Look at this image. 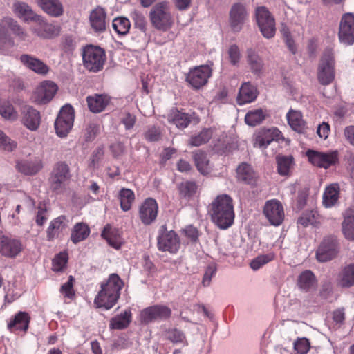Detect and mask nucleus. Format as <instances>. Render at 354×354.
I'll list each match as a JSON object with an SVG mask.
<instances>
[{
    "mask_svg": "<svg viewBox=\"0 0 354 354\" xmlns=\"http://www.w3.org/2000/svg\"><path fill=\"white\" fill-rule=\"evenodd\" d=\"M209 213L212 221L220 229L226 230L232 225L235 217L232 198L227 194H221L211 203Z\"/></svg>",
    "mask_w": 354,
    "mask_h": 354,
    "instance_id": "nucleus-1",
    "label": "nucleus"
},
{
    "mask_svg": "<svg viewBox=\"0 0 354 354\" xmlns=\"http://www.w3.org/2000/svg\"><path fill=\"white\" fill-rule=\"evenodd\" d=\"M123 286L122 280L117 274H111L106 282L102 283L94 304L97 308L111 309L117 303Z\"/></svg>",
    "mask_w": 354,
    "mask_h": 354,
    "instance_id": "nucleus-2",
    "label": "nucleus"
},
{
    "mask_svg": "<svg viewBox=\"0 0 354 354\" xmlns=\"http://www.w3.org/2000/svg\"><path fill=\"white\" fill-rule=\"evenodd\" d=\"M335 53L333 48L328 47L323 51L317 68V78L323 86L330 84L335 78Z\"/></svg>",
    "mask_w": 354,
    "mask_h": 354,
    "instance_id": "nucleus-3",
    "label": "nucleus"
},
{
    "mask_svg": "<svg viewBox=\"0 0 354 354\" xmlns=\"http://www.w3.org/2000/svg\"><path fill=\"white\" fill-rule=\"evenodd\" d=\"M84 67L92 73L101 71L105 64L106 56L104 50L99 46L87 45L82 50Z\"/></svg>",
    "mask_w": 354,
    "mask_h": 354,
    "instance_id": "nucleus-4",
    "label": "nucleus"
},
{
    "mask_svg": "<svg viewBox=\"0 0 354 354\" xmlns=\"http://www.w3.org/2000/svg\"><path fill=\"white\" fill-rule=\"evenodd\" d=\"M71 175L68 165L64 161L55 164L49 178L50 189L55 194H62L70 181Z\"/></svg>",
    "mask_w": 354,
    "mask_h": 354,
    "instance_id": "nucleus-5",
    "label": "nucleus"
},
{
    "mask_svg": "<svg viewBox=\"0 0 354 354\" xmlns=\"http://www.w3.org/2000/svg\"><path fill=\"white\" fill-rule=\"evenodd\" d=\"M340 250L341 245L337 236H326L323 238L316 250V259L320 263L330 261L338 257Z\"/></svg>",
    "mask_w": 354,
    "mask_h": 354,
    "instance_id": "nucleus-6",
    "label": "nucleus"
},
{
    "mask_svg": "<svg viewBox=\"0 0 354 354\" xmlns=\"http://www.w3.org/2000/svg\"><path fill=\"white\" fill-rule=\"evenodd\" d=\"M8 30L20 40L24 41L28 34L17 21L14 19L6 17L0 22V44L14 46V40L8 33Z\"/></svg>",
    "mask_w": 354,
    "mask_h": 354,
    "instance_id": "nucleus-7",
    "label": "nucleus"
},
{
    "mask_svg": "<svg viewBox=\"0 0 354 354\" xmlns=\"http://www.w3.org/2000/svg\"><path fill=\"white\" fill-rule=\"evenodd\" d=\"M75 119V111L72 106H64L59 112L55 121V129L57 135L60 138L67 136L71 130Z\"/></svg>",
    "mask_w": 354,
    "mask_h": 354,
    "instance_id": "nucleus-8",
    "label": "nucleus"
},
{
    "mask_svg": "<svg viewBox=\"0 0 354 354\" xmlns=\"http://www.w3.org/2000/svg\"><path fill=\"white\" fill-rule=\"evenodd\" d=\"M306 156L312 165L325 169L339 163V153L337 150L321 152L309 149L306 151Z\"/></svg>",
    "mask_w": 354,
    "mask_h": 354,
    "instance_id": "nucleus-9",
    "label": "nucleus"
},
{
    "mask_svg": "<svg viewBox=\"0 0 354 354\" xmlns=\"http://www.w3.org/2000/svg\"><path fill=\"white\" fill-rule=\"evenodd\" d=\"M149 17L152 25L158 30L166 31L172 25L171 16L166 3H159L154 6L150 11Z\"/></svg>",
    "mask_w": 354,
    "mask_h": 354,
    "instance_id": "nucleus-10",
    "label": "nucleus"
},
{
    "mask_svg": "<svg viewBox=\"0 0 354 354\" xmlns=\"http://www.w3.org/2000/svg\"><path fill=\"white\" fill-rule=\"evenodd\" d=\"M162 231L157 239V247L160 251L176 254L180 249V241L178 235L174 230L167 231L166 226L161 227Z\"/></svg>",
    "mask_w": 354,
    "mask_h": 354,
    "instance_id": "nucleus-11",
    "label": "nucleus"
},
{
    "mask_svg": "<svg viewBox=\"0 0 354 354\" xmlns=\"http://www.w3.org/2000/svg\"><path fill=\"white\" fill-rule=\"evenodd\" d=\"M212 70L207 65L191 68L186 75L185 80L195 90H198L207 84L212 76Z\"/></svg>",
    "mask_w": 354,
    "mask_h": 354,
    "instance_id": "nucleus-12",
    "label": "nucleus"
},
{
    "mask_svg": "<svg viewBox=\"0 0 354 354\" xmlns=\"http://www.w3.org/2000/svg\"><path fill=\"white\" fill-rule=\"evenodd\" d=\"M256 19L258 26L266 38L274 37L276 32L274 17L266 7H259L256 10Z\"/></svg>",
    "mask_w": 354,
    "mask_h": 354,
    "instance_id": "nucleus-13",
    "label": "nucleus"
},
{
    "mask_svg": "<svg viewBox=\"0 0 354 354\" xmlns=\"http://www.w3.org/2000/svg\"><path fill=\"white\" fill-rule=\"evenodd\" d=\"M171 316V310L165 305H153L143 309L140 313L142 323L148 324L151 322L166 320Z\"/></svg>",
    "mask_w": 354,
    "mask_h": 354,
    "instance_id": "nucleus-14",
    "label": "nucleus"
},
{
    "mask_svg": "<svg viewBox=\"0 0 354 354\" xmlns=\"http://www.w3.org/2000/svg\"><path fill=\"white\" fill-rule=\"evenodd\" d=\"M338 39L340 43L347 46L354 44V15L344 13L339 21Z\"/></svg>",
    "mask_w": 354,
    "mask_h": 354,
    "instance_id": "nucleus-15",
    "label": "nucleus"
},
{
    "mask_svg": "<svg viewBox=\"0 0 354 354\" xmlns=\"http://www.w3.org/2000/svg\"><path fill=\"white\" fill-rule=\"evenodd\" d=\"M263 213L269 223L274 226L280 225L285 217L284 208L277 199L268 200L265 203Z\"/></svg>",
    "mask_w": 354,
    "mask_h": 354,
    "instance_id": "nucleus-16",
    "label": "nucleus"
},
{
    "mask_svg": "<svg viewBox=\"0 0 354 354\" xmlns=\"http://www.w3.org/2000/svg\"><path fill=\"white\" fill-rule=\"evenodd\" d=\"M33 21L36 24L32 27V32L40 38L53 39L60 34V27L59 26L47 22L40 15H38Z\"/></svg>",
    "mask_w": 354,
    "mask_h": 354,
    "instance_id": "nucleus-17",
    "label": "nucleus"
},
{
    "mask_svg": "<svg viewBox=\"0 0 354 354\" xmlns=\"http://www.w3.org/2000/svg\"><path fill=\"white\" fill-rule=\"evenodd\" d=\"M57 86L51 81H44L34 91L32 100L37 104H46L48 103L55 95Z\"/></svg>",
    "mask_w": 354,
    "mask_h": 354,
    "instance_id": "nucleus-18",
    "label": "nucleus"
},
{
    "mask_svg": "<svg viewBox=\"0 0 354 354\" xmlns=\"http://www.w3.org/2000/svg\"><path fill=\"white\" fill-rule=\"evenodd\" d=\"M23 250L19 240L6 236L0 232V254L8 258L16 257Z\"/></svg>",
    "mask_w": 354,
    "mask_h": 354,
    "instance_id": "nucleus-19",
    "label": "nucleus"
},
{
    "mask_svg": "<svg viewBox=\"0 0 354 354\" xmlns=\"http://www.w3.org/2000/svg\"><path fill=\"white\" fill-rule=\"evenodd\" d=\"M248 12L244 5L236 3L232 5L230 11L229 22L234 32H239L248 18Z\"/></svg>",
    "mask_w": 354,
    "mask_h": 354,
    "instance_id": "nucleus-20",
    "label": "nucleus"
},
{
    "mask_svg": "<svg viewBox=\"0 0 354 354\" xmlns=\"http://www.w3.org/2000/svg\"><path fill=\"white\" fill-rule=\"evenodd\" d=\"M158 205L155 199L147 198L139 208V217L141 222L145 225H151L158 215Z\"/></svg>",
    "mask_w": 354,
    "mask_h": 354,
    "instance_id": "nucleus-21",
    "label": "nucleus"
},
{
    "mask_svg": "<svg viewBox=\"0 0 354 354\" xmlns=\"http://www.w3.org/2000/svg\"><path fill=\"white\" fill-rule=\"evenodd\" d=\"M41 114L30 106H26L21 111V122L29 130L37 131L41 124Z\"/></svg>",
    "mask_w": 354,
    "mask_h": 354,
    "instance_id": "nucleus-22",
    "label": "nucleus"
},
{
    "mask_svg": "<svg viewBox=\"0 0 354 354\" xmlns=\"http://www.w3.org/2000/svg\"><path fill=\"white\" fill-rule=\"evenodd\" d=\"M30 322L29 315L26 312L19 311L8 322L7 328L11 333L25 334L28 330Z\"/></svg>",
    "mask_w": 354,
    "mask_h": 354,
    "instance_id": "nucleus-23",
    "label": "nucleus"
},
{
    "mask_svg": "<svg viewBox=\"0 0 354 354\" xmlns=\"http://www.w3.org/2000/svg\"><path fill=\"white\" fill-rule=\"evenodd\" d=\"M21 63L27 68L35 73L46 75L50 71V68L41 59L28 54H23L20 56Z\"/></svg>",
    "mask_w": 354,
    "mask_h": 354,
    "instance_id": "nucleus-24",
    "label": "nucleus"
},
{
    "mask_svg": "<svg viewBox=\"0 0 354 354\" xmlns=\"http://www.w3.org/2000/svg\"><path fill=\"white\" fill-rule=\"evenodd\" d=\"M89 23L95 32L101 33L106 28V12L104 8L97 6L89 15Z\"/></svg>",
    "mask_w": 354,
    "mask_h": 354,
    "instance_id": "nucleus-25",
    "label": "nucleus"
},
{
    "mask_svg": "<svg viewBox=\"0 0 354 354\" xmlns=\"http://www.w3.org/2000/svg\"><path fill=\"white\" fill-rule=\"evenodd\" d=\"M246 62L251 73L261 77L266 69L263 58L252 48H248L246 51Z\"/></svg>",
    "mask_w": 354,
    "mask_h": 354,
    "instance_id": "nucleus-26",
    "label": "nucleus"
},
{
    "mask_svg": "<svg viewBox=\"0 0 354 354\" xmlns=\"http://www.w3.org/2000/svg\"><path fill=\"white\" fill-rule=\"evenodd\" d=\"M340 198V186L338 183L327 185L322 194V205L325 208H332L339 204Z\"/></svg>",
    "mask_w": 354,
    "mask_h": 354,
    "instance_id": "nucleus-27",
    "label": "nucleus"
},
{
    "mask_svg": "<svg viewBox=\"0 0 354 354\" xmlns=\"http://www.w3.org/2000/svg\"><path fill=\"white\" fill-rule=\"evenodd\" d=\"M101 236L107 241L110 246L115 250L120 249L124 243L122 232L120 230L113 227L110 224L104 226Z\"/></svg>",
    "mask_w": 354,
    "mask_h": 354,
    "instance_id": "nucleus-28",
    "label": "nucleus"
},
{
    "mask_svg": "<svg viewBox=\"0 0 354 354\" xmlns=\"http://www.w3.org/2000/svg\"><path fill=\"white\" fill-rule=\"evenodd\" d=\"M66 217L61 215L52 220L46 230V239L52 241L58 239L68 226Z\"/></svg>",
    "mask_w": 354,
    "mask_h": 354,
    "instance_id": "nucleus-29",
    "label": "nucleus"
},
{
    "mask_svg": "<svg viewBox=\"0 0 354 354\" xmlns=\"http://www.w3.org/2000/svg\"><path fill=\"white\" fill-rule=\"evenodd\" d=\"M236 178L238 181L245 184L255 186L258 180V176L252 167L246 162L241 163L236 169Z\"/></svg>",
    "mask_w": 354,
    "mask_h": 354,
    "instance_id": "nucleus-30",
    "label": "nucleus"
},
{
    "mask_svg": "<svg viewBox=\"0 0 354 354\" xmlns=\"http://www.w3.org/2000/svg\"><path fill=\"white\" fill-rule=\"evenodd\" d=\"M337 285L342 288H350L354 286V262L343 266L337 277Z\"/></svg>",
    "mask_w": 354,
    "mask_h": 354,
    "instance_id": "nucleus-31",
    "label": "nucleus"
},
{
    "mask_svg": "<svg viewBox=\"0 0 354 354\" xmlns=\"http://www.w3.org/2000/svg\"><path fill=\"white\" fill-rule=\"evenodd\" d=\"M111 100V97L107 94H94L86 97L88 109L93 113L104 111L110 104Z\"/></svg>",
    "mask_w": 354,
    "mask_h": 354,
    "instance_id": "nucleus-32",
    "label": "nucleus"
},
{
    "mask_svg": "<svg viewBox=\"0 0 354 354\" xmlns=\"http://www.w3.org/2000/svg\"><path fill=\"white\" fill-rule=\"evenodd\" d=\"M286 119L293 131L298 133H306L308 127L301 111L290 109L286 114Z\"/></svg>",
    "mask_w": 354,
    "mask_h": 354,
    "instance_id": "nucleus-33",
    "label": "nucleus"
},
{
    "mask_svg": "<svg viewBox=\"0 0 354 354\" xmlns=\"http://www.w3.org/2000/svg\"><path fill=\"white\" fill-rule=\"evenodd\" d=\"M257 96L258 91L257 87L250 82H244L239 89L237 102L240 105L250 103L254 101Z\"/></svg>",
    "mask_w": 354,
    "mask_h": 354,
    "instance_id": "nucleus-34",
    "label": "nucleus"
},
{
    "mask_svg": "<svg viewBox=\"0 0 354 354\" xmlns=\"http://www.w3.org/2000/svg\"><path fill=\"white\" fill-rule=\"evenodd\" d=\"M342 232L346 240L354 241V209L348 208L343 213Z\"/></svg>",
    "mask_w": 354,
    "mask_h": 354,
    "instance_id": "nucleus-35",
    "label": "nucleus"
},
{
    "mask_svg": "<svg viewBox=\"0 0 354 354\" xmlns=\"http://www.w3.org/2000/svg\"><path fill=\"white\" fill-rule=\"evenodd\" d=\"M39 7L48 15L58 17L63 15L64 7L59 0H37Z\"/></svg>",
    "mask_w": 354,
    "mask_h": 354,
    "instance_id": "nucleus-36",
    "label": "nucleus"
},
{
    "mask_svg": "<svg viewBox=\"0 0 354 354\" xmlns=\"http://www.w3.org/2000/svg\"><path fill=\"white\" fill-rule=\"evenodd\" d=\"M297 286L301 290L305 292H308L315 288L317 286L315 275L309 270L303 271L298 277Z\"/></svg>",
    "mask_w": 354,
    "mask_h": 354,
    "instance_id": "nucleus-37",
    "label": "nucleus"
},
{
    "mask_svg": "<svg viewBox=\"0 0 354 354\" xmlns=\"http://www.w3.org/2000/svg\"><path fill=\"white\" fill-rule=\"evenodd\" d=\"M13 11L18 17L25 21H33L38 16L27 3L21 1H17L13 4Z\"/></svg>",
    "mask_w": 354,
    "mask_h": 354,
    "instance_id": "nucleus-38",
    "label": "nucleus"
},
{
    "mask_svg": "<svg viewBox=\"0 0 354 354\" xmlns=\"http://www.w3.org/2000/svg\"><path fill=\"white\" fill-rule=\"evenodd\" d=\"M277 169L279 175L282 176H289L290 171L295 165L292 156H277L276 157Z\"/></svg>",
    "mask_w": 354,
    "mask_h": 354,
    "instance_id": "nucleus-39",
    "label": "nucleus"
},
{
    "mask_svg": "<svg viewBox=\"0 0 354 354\" xmlns=\"http://www.w3.org/2000/svg\"><path fill=\"white\" fill-rule=\"evenodd\" d=\"M132 314L130 310H125L120 315L113 317L110 321V328L122 330L128 327L131 322Z\"/></svg>",
    "mask_w": 354,
    "mask_h": 354,
    "instance_id": "nucleus-40",
    "label": "nucleus"
},
{
    "mask_svg": "<svg viewBox=\"0 0 354 354\" xmlns=\"http://www.w3.org/2000/svg\"><path fill=\"white\" fill-rule=\"evenodd\" d=\"M195 166L198 171L202 174H208L209 171V161L207 153L201 150H196L192 152Z\"/></svg>",
    "mask_w": 354,
    "mask_h": 354,
    "instance_id": "nucleus-41",
    "label": "nucleus"
},
{
    "mask_svg": "<svg viewBox=\"0 0 354 354\" xmlns=\"http://www.w3.org/2000/svg\"><path fill=\"white\" fill-rule=\"evenodd\" d=\"M41 168L42 164L40 160H22L17 164V170L26 175H34L39 172Z\"/></svg>",
    "mask_w": 354,
    "mask_h": 354,
    "instance_id": "nucleus-42",
    "label": "nucleus"
},
{
    "mask_svg": "<svg viewBox=\"0 0 354 354\" xmlns=\"http://www.w3.org/2000/svg\"><path fill=\"white\" fill-rule=\"evenodd\" d=\"M90 234V228L84 223H77L71 232V239L75 244L85 240Z\"/></svg>",
    "mask_w": 354,
    "mask_h": 354,
    "instance_id": "nucleus-43",
    "label": "nucleus"
},
{
    "mask_svg": "<svg viewBox=\"0 0 354 354\" xmlns=\"http://www.w3.org/2000/svg\"><path fill=\"white\" fill-rule=\"evenodd\" d=\"M119 198L121 209L127 212L131 208L132 203L135 200V194L131 189L122 188L119 192Z\"/></svg>",
    "mask_w": 354,
    "mask_h": 354,
    "instance_id": "nucleus-44",
    "label": "nucleus"
},
{
    "mask_svg": "<svg viewBox=\"0 0 354 354\" xmlns=\"http://www.w3.org/2000/svg\"><path fill=\"white\" fill-rule=\"evenodd\" d=\"M0 115L6 120L15 121L18 118V113L8 100L0 101Z\"/></svg>",
    "mask_w": 354,
    "mask_h": 354,
    "instance_id": "nucleus-45",
    "label": "nucleus"
},
{
    "mask_svg": "<svg viewBox=\"0 0 354 354\" xmlns=\"http://www.w3.org/2000/svg\"><path fill=\"white\" fill-rule=\"evenodd\" d=\"M266 113L261 109L248 111L245 116V122L251 127L261 124L266 118Z\"/></svg>",
    "mask_w": 354,
    "mask_h": 354,
    "instance_id": "nucleus-46",
    "label": "nucleus"
},
{
    "mask_svg": "<svg viewBox=\"0 0 354 354\" xmlns=\"http://www.w3.org/2000/svg\"><path fill=\"white\" fill-rule=\"evenodd\" d=\"M320 222V216L317 211H306L298 218L297 224L303 227H307L309 225H315Z\"/></svg>",
    "mask_w": 354,
    "mask_h": 354,
    "instance_id": "nucleus-47",
    "label": "nucleus"
},
{
    "mask_svg": "<svg viewBox=\"0 0 354 354\" xmlns=\"http://www.w3.org/2000/svg\"><path fill=\"white\" fill-rule=\"evenodd\" d=\"M112 26L118 35H125L130 30L131 23L127 17H119L113 20Z\"/></svg>",
    "mask_w": 354,
    "mask_h": 354,
    "instance_id": "nucleus-48",
    "label": "nucleus"
},
{
    "mask_svg": "<svg viewBox=\"0 0 354 354\" xmlns=\"http://www.w3.org/2000/svg\"><path fill=\"white\" fill-rule=\"evenodd\" d=\"M168 120L179 128H185L189 124L188 115L178 110L174 111L168 117Z\"/></svg>",
    "mask_w": 354,
    "mask_h": 354,
    "instance_id": "nucleus-49",
    "label": "nucleus"
},
{
    "mask_svg": "<svg viewBox=\"0 0 354 354\" xmlns=\"http://www.w3.org/2000/svg\"><path fill=\"white\" fill-rule=\"evenodd\" d=\"M212 132L209 129H203L198 135L192 136L189 140L191 146L198 147L207 143L212 138Z\"/></svg>",
    "mask_w": 354,
    "mask_h": 354,
    "instance_id": "nucleus-50",
    "label": "nucleus"
},
{
    "mask_svg": "<svg viewBox=\"0 0 354 354\" xmlns=\"http://www.w3.org/2000/svg\"><path fill=\"white\" fill-rule=\"evenodd\" d=\"M198 189L195 182L185 181L180 184L178 189L180 195L184 198H191L193 196Z\"/></svg>",
    "mask_w": 354,
    "mask_h": 354,
    "instance_id": "nucleus-51",
    "label": "nucleus"
},
{
    "mask_svg": "<svg viewBox=\"0 0 354 354\" xmlns=\"http://www.w3.org/2000/svg\"><path fill=\"white\" fill-rule=\"evenodd\" d=\"M100 125L94 122H90L86 127L84 131V140L87 142L93 141L100 133Z\"/></svg>",
    "mask_w": 354,
    "mask_h": 354,
    "instance_id": "nucleus-52",
    "label": "nucleus"
},
{
    "mask_svg": "<svg viewBox=\"0 0 354 354\" xmlns=\"http://www.w3.org/2000/svg\"><path fill=\"white\" fill-rule=\"evenodd\" d=\"M274 253L259 255L254 259L250 263V267L254 270H259L265 264L272 261L274 259Z\"/></svg>",
    "mask_w": 354,
    "mask_h": 354,
    "instance_id": "nucleus-53",
    "label": "nucleus"
},
{
    "mask_svg": "<svg viewBox=\"0 0 354 354\" xmlns=\"http://www.w3.org/2000/svg\"><path fill=\"white\" fill-rule=\"evenodd\" d=\"M104 155L103 146H99L94 149L89 159L88 167L95 169L99 166Z\"/></svg>",
    "mask_w": 354,
    "mask_h": 354,
    "instance_id": "nucleus-54",
    "label": "nucleus"
},
{
    "mask_svg": "<svg viewBox=\"0 0 354 354\" xmlns=\"http://www.w3.org/2000/svg\"><path fill=\"white\" fill-rule=\"evenodd\" d=\"M68 261V254L66 252H60L57 254L52 261V270L55 272L62 271Z\"/></svg>",
    "mask_w": 354,
    "mask_h": 354,
    "instance_id": "nucleus-55",
    "label": "nucleus"
},
{
    "mask_svg": "<svg viewBox=\"0 0 354 354\" xmlns=\"http://www.w3.org/2000/svg\"><path fill=\"white\" fill-rule=\"evenodd\" d=\"M293 348L297 354H307L310 348V344L308 339L299 337L295 341Z\"/></svg>",
    "mask_w": 354,
    "mask_h": 354,
    "instance_id": "nucleus-56",
    "label": "nucleus"
},
{
    "mask_svg": "<svg viewBox=\"0 0 354 354\" xmlns=\"http://www.w3.org/2000/svg\"><path fill=\"white\" fill-rule=\"evenodd\" d=\"M273 140L270 138V131L260 133L256 136L254 142V147L266 148Z\"/></svg>",
    "mask_w": 354,
    "mask_h": 354,
    "instance_id": "nucleus-57",
    "label": "nucleus"
},
{
    "mask_svg": "<svg viewBox=\"0 0 354 354\" xmlns=\"http://www.w3.org/2000/svg\"><path fill=\"white\" fill-rule=\"evenodd\" d=\"M167 337L174 344L183 343L186 341L185 334L177 328L169 329L167 333Z\"/></svg>",
    "mask_w": 354,
    "mask_h": 354,
    "instance_id": "nucleus-58",
    "label": "nucleus"
},
{
    "mask_svg": "<svg viewBox=\"0 0 354 354\" xmlns=\"http://www.w3.org/2000/svg\"><path fill=\"white\" fill-rule=\"evenodd\" d=\"M60 47L65 53H71L75 50L76 42L72 36L66 35L62 37Z\"/></svg>",
    "mask_w": 354,
    "mask_h": 354,
    "instance_id": "nucleus-59",
    "label": "nucleus"
},
{
    "mask_svg": "<svg viewBox=\"0 0 354 354\" xmlns=\"http://www.w3.org/2000/svg\"><path fill=\"white\" fill-rule=\"evenodd\" d=\"M0 147L4 150L12 151L17 147V142L8 138L0 130Z\"/></svg>",
    "mask_w": 354,
    "mask_h": 354,
    "instance_id": "nucleus-60",
    "label": "nucleus"
},
{
    "mask_svg": "<svg viewBox=\"0 0 354 354\" xmlns=\"http://www.w3.org/2000/svg\"><path fill=\"white\" fill-rule=\"evenodd\" d=\"M74 279L72 276L68 277V280L65 283L62 284L60 288V292L68 298H73L75 296V291L73 289Z\"/></svg>",
    "mask_w": 354,
    "mask_h": 354,
    "instance_id": "nucleus-61",
    "label": "nucleus"
},
{
    "mask_svg": "<svg viewBox=\"0 0 354 354\" xmlns=\"http://www.w3.org/2000/svg\"><path fill=\"white\" fill-rule=\"evenodd\" d=\"M230 62L233 66H236L240 62L241 55L237 45H231L228 50Z\"/></svg>",
    "mask_w": 354,
    "mask_h": 354,
    "instance_id": "nucleus-62",
    "label": "nucleus"
},
{
    "mask_svg": "<svg viewBox=\"0 0 354 354\" xmlns=\"http://www.w3.org/2000/svg\"><path fill=\"white\" fill-rule=\"evenodd\" d=\"M37 209L35 222L37 225L42 226L48 219L46 207L45 205H39Z\"/></svg>",
    "mask_w": 354,
    "mask_h": 354,
    "instance_id": "nucleus-63",
    "label": "nucleus"
},
{
    "mask_svg": "<svg viewBox=\"0 0 354 354\" xmlns=\"http://www.w3.org/2000/svg\"><path fill=\"white\" fill-rule=\"evenodd\" d=\"M160 138V131L156 127H151L145 133V138L149 142H156Z\"/></svg>",
    "mask_w": 354,
    "mask_h": 354,
    "instance_id": "nucleus-64",
    "label": "nucleus"
}]
</instances>
